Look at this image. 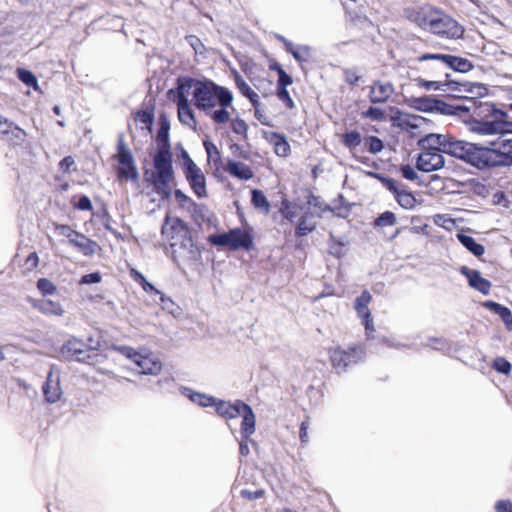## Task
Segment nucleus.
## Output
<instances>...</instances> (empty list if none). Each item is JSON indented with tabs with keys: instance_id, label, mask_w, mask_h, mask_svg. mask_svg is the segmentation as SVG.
<instances>
[{
	"instance_id": "obj_1",
	"label": "nucleus",
	"mask_w": 512,
	"mask_h": 512,
	"mask_svg": "<svg viewBox=\"0 0 512 512\" xmlns=\"http://www.w3.org/2000/svg\"><path fill=\"white\" fill-rule=\"evenodd\" d=\"M192 96L194 105L204 112L216 124H226L231 120L227 108L233 101L232 93L225 87L219 86L210 80L184 79L177 88L175 102L177 104L179 120L190 128L195 129L197 121L189 102Z\"/></svg>"
},
{
	"instance_id": "obj_2",
	"label": "nucleus",
	"mask_w": 512,
	"mask_h": 512,
	"mask_svg": "<svg viewBox=\"0 0 512 512\" xmlns=\"http://www.w3.org/2000/svg\"><path fill=\"white\" fill-rule=\"evenodd\" d=\"M407 19L420 29L448 39H459L464 28L451 16L433 6L408 8L405 10Z\"/></svg>"
},
{
	"instance_id": "obj_3",
	"label": "nucleus",
	"mask_w": 512,
	"mask_h": 512,
	"mask_svg": "<svg viewBox=\"0 0 512 512\" xmlns=\"http://www.w3.org/2000/svg\"><path fill=\"white\" fill-rule=\"evenodd\" d=\"M145 176L158 194L164 198L170 196L175 186V177L172 155L167 148L158 149L153 157V169L147 170Z\"/></svg>"
},
{
	"instance_id": "obj_4",
	"label": "nucleus",
	"mask_w": 512,
	"mask_h": 512,
	"mask_svg": "<svg viewBox=\"0 0 512 512\" xmlns=\"http://www.w3.org/2000/svg\"><path fill=\"white\" fill-rule=\"evenodd\" d=\"M488 144L489 146L472 144L467 162L479 169L501 165L503 157L498 146L499 139Z\"/></svg>"
},
{
	"instance_id": "obj_5",
	"label": "nucleus",
	"mask_w": 512,
	"mask_h": 512,
	"mask_svg": "<svg viewBox=\"0 0 512 512\" xmlns=\"http://www.w3.org/2000/svg\"><path fill=\"white\" fill-rule=\"evenodd\" d=\"M113 349L134 362L137 365L138 372L140 374L156 375L162 370L161 362L152 355H142L134 348L128 346H116Z\"/></svg>"
},
{
	"instance_id": "obj_6",
	"label": "nucleus",
	"mask_w": 512,
	"mask_h": 512,
	"mask_svg": "<svg viewBox=\"0 0 512 512\" xmlns=\"http://www.w3.org/2000/svg\"><path fill=\"white\" fill-rule=\"evenodd\" d=\"M182 168L192 190L199 198L207 197L206 178L202 170L190 158L185 149H181Z\"/></svg>"
},
{
	"instance_id": "obj_7",
	"label": "nucleus",
	"mask_w": 512,
	"mask_h": 512,
	"mask_svg": "<svg viewBox=\"0 0 512 512\" xmlns=\"http://www.w3.org/2000/svg\"><path fill=\"white\" fill-rule=\"evenodd\" d=\"M209 241L214 245L228 246L232 250L244 248L250 250L253 245V239L250 233L242 229H233L228 233L211 235Z\"/></svg>"
},
{
	"instance_id": "obj_8",
	"label": "nucleus",
	"mask_w": 512,
	"mask_h": 512,
	"mask_svg": "<svg viewBox=\"0 0 512 512\" xmlns=\"http://www.w3.org/2000/svg\"><path fill=\"white\" fill-rule=\"evenodd\" d=\"M118 176L121 180H136L138 178V172L134 164L133 157L130 150L120 142L118 145Z\"/></svg>"
},
{
	"instance_id": "obj_9",
	"label": "nucleus",
	"mask_w": 512,
	"mask_h": 512,
	"mask_svg": "<svg viewBox=\"0 0 512 512\" xmlns=\"http://www.w3.org/2000/svg\"><path fill=\"white\" fill-rule=\"evenodd\" d=\"M469 130L479 136L504 135L512 133V123L506 121H474Z\"/></svg>"
},
{
	"instance_id": "obj_10",
	"label": "nucleus",
	"mask_w": 512,
	"mask_h": 512,
	"mask_svg": "<svg viewBox=\"0 0 512 512\" xmlns=\"http://www.w3.org/2000/svg\"><path fill=\"white\" fill-rule=\"evenodd\" d=\"M426 60L439 61L445 66L462 73L468 72L473 68V64L468 59L452 55L424 54L419 57V61Z\"/></svg>"
},
{
	"instance_id": "obj_11",
	"label": "nucleus",
	"mask_w": 512,
	"mask_h": 512,
	"mask_svg": "<svg viewBox=\"0 0 512 512\" xmlns=\"http://www.w3.org/2000/svg\"><path fill=\"white\" fill-rule=\"evenodd\" d=\"M362 351L357 348L344 350L340 347L330 349V360L332 365L339 370H345L351 363H355L362 357Z\"/></svg>"
},
{
	"instance_id": "obj_12",
	"label": "nucleus",
	"mask_w": 512,
	"mask_h": 512,
	"mask_svg": "<svg viewBox=\"0 0 512 512\" xmlns=\"http://www.w3.org/2000/svg\"><path fill=\"white\" fill-rule=\"evenodd\" d=\"M444 165L445 160L441 152L422 151L417 157V168L426 173L440 170Z\"/></svg>"
},
{
	"instance_id": "obj_13",
	"label": "nucleus",
	"mask_w": 512,
	"mask_h": 512,
	"mask_svg": "<svg viewBox=\"0 0 512 512\" xmlns=\"http://www.w3.org/2000/svg\"><path fill=\"white\" fill-rule=\"evenodd\" d=\"M472 144L469 142H465L462 140H456L450 135H448V141L445 143V148H443V153L450 154L454 157L460 158L468 161L470 151L472 149Z\"/></svg>"
},
{
	"instance_id": "obj_14",
	"label": "nucleus",
	"mask_w": 512,
	"mask_h": 512,
	"mask_svg": "<svg viewBox=\"0 0 512 512\" xmlns=\"http://www.w3.org/2000/svg\"><path fill=\"white\" fill-rule=\"evenodd\" d=\"M446 141H448V134L430 133L418 140V146L422 151L443 153Z\"/></svg>"
},
{
	"instance_id": "obj_15",
	"label": "nucleus",
	"mask_w": 512,
	"mask_h": 512,
	"mask_svg": "<svg viewBox=\"0 0 512 512\" xmlns=\"http://www.w3.org/2000/svg\"><path fill=\"white\" fill-rule=\"evenodd\" d=\"M60 371L51 370L44 386V395L49 402H56L61 398L62 388L60 383Z\"/></svg>"
},
{
	"instance_id": "obj_16",
	"label": "nucleus",
	"mask_w": 512,
	"mask_h": 512,
	"mask_svg": "<svg viewBox=\"0 0 512 512\" xmlns=\"http://www.w3.org/2000/svg\"><path fill=\"white\" fill-rule=\"evenodd\" d=\"M394 92L390 82L375 81L370 86L369 98L373 103L386 102Z\"/></svg>"
},
{
	"instance_id": "obj_17",
	"label": "nucleus",
	"mask_w": 512,
	"mask_h": 512,
	"mask_svg": "<svg viewBox=\"0 0 512 512\" xmlns=\"http://www.w3.org/2000/svg\"><path fill=\"white\" fill-rule=\"evenodd\" d=\"M461 273L466 276V278L468 279L469 285L472 288L478 290L479 292L483 293L484 295L489 294L490 288H491V283L487 279H484L481 276L479 271L471 270L464 266L461 268Z\"/></svg>"
},
{
	"instance_id": "obj_18",
	"label": "nucleus",
	"mask_w": 512,
	"mask_h": 512,
	"mask_svg": "<svg viewBox=\"0 0 512 512\" xmlns=\"http://www.w3.org/2000/svg\"><path fill=\"white\" fill-rule=\"evenodd\" d=\"M69 243L78 248L85 256H91L99 250V246L96 242L91 241L83 235L72 233L68 235Z\"/></svg>"
},
{
	"instance_id": "obj_19",
	"label": "nucleus",
	"mask_w": 512,
	"mask_h": 512,
	"mask_svg": "<svg viewBox=\"0 0 512 512\" xmlns=\"http://www.w3.org/2000/svg\"><path fill=\"white\" fill-rule=\"evenodd\" d=\"M243 417L241 423V435L244 439H248L255 432L256 417L252 408L243 404L241 414Z\"/></svg>"
},
{
	"instance_id": "obj_20",
	"label": "nucleus",
	"mask_w": 512,
	"mask_h": 512,
	"mask_svg": "<svg viewBox=\"0 0 512 512\" xmlns=\"http://www.w3.org/2000/svg\"><path fill=\"white\" fill-rule=\"evenodd\" d=\"M243 404L244 402L241 401H237L234 404H232L230 402L219 400L216 401L214 406L216 407V412L221 417H224L226 419H234L240 416Z\"/></svg>"
},
{
	"instance_id": "obj_21",
	"label": "nucleus",
	"mask_w": 512,
	"mask_h": 512,
	"mask_svg": "<svg viewBox=\"0 0 512 512\" xmlns=\"http://www.w3.org/2000/svg\"><path fill=\"white\" fill-rule=\"evenodd\" d=\"M226 171L241 180H249L253 177V172L250 167L237 161H228Z\"/></svg>"
},
{
	"instance_id": "obj_22",
	"label": "nucleus",
	"mask_w": 512,
	"mask_h": 512,
	"mask_svg": "<svg viewBox=\"0 0 512 512\" xmlns=\"http://www.w3.org/2000/svg\"><path fill=\"white\" fill-rule=\"evenodd\" d=\"M186 225L177 217H166V221L162 227L163 234L174 238V234H182L186 232Z\"/></svg>"
},
{
	"instance_id": "obj_23",
	"label": "nucleus",
	"mask_w": 512,
	"mask_h": 512,
	"mask_svg": "<svg viewBox=\"0 0 512 512\" xmlns=\"http://www.w3.org/2000/svg\"><path fill=\"white\" fill-rule=\"evenodd\" d=\"M267 140L273 145L275 153L278 156L285 157L288 155L290 151V145L285 139V137L271 132L267 135Z\"/></svg>"
},
{
	"instance_id": "obj_24",
	"label": "nucleus",
	"mask_w": 512,
	"mask_h": 512,
	"mask_svg": "<svg viewBox=\"0 0 512 512\" xmlns=\"http://www.w3.org/2000/svg\"><path fill=\"white\" fill-rule=\"evenodd\" d=\"M457 239L476 257H480L485 253V247L477 243V241L473 237L468 236L464 233H458Z\"/></svg>"
},
{
	"instance_id": "obj_25",
	"label": "nucleus",
	"mask_w": 512,
	"mask_h": 512,
	"mask_svg": "<svg viewBox=\"0 0 512 512\" xmlns=\"http://www.w3.org/2000/svg\"><path fill=\"white\" fill-rule=\"evenodd\" d=\"M484 305L497 313L509 330L512 329V313L507 307L492 301H488Z\"/></svg>"
},
{
	"instance_id": "obj_26",
	"label": "nucleus",
	"mask_w": 512,
	"mask_h": 512,
	"mask_svg": "<svg viewBox=\"0 0 512 512\" xmlns=\"http://www.w3.org/2000/svg\"><path fill=\"white\" fill-rule=\"evenodd\" d=\"M467 83H459V82H444L443 92L447 93L448 95L456 98H465V92Z\"/></svg>"
},
{
	"instance_id": "obj_27",
	"label": "nucleus",
	"mask_w": 512,
	"mask_h": 512,
	"mask_svg": "<svg viewBox=\"0 0 512 512\" xmlns=\"http://www.w3.org/2000/svg\"><path fill=\"white\" fill-rule=\"evenodd\" d=\"M372 300V296L368 291H364L355 301V310L359 317H366L370 313L368 308L369 303Z\"/></svg>"
},
{
	"instance_id": "obj_28",
	"label": "nucleus",
	"mask_w": 512,
	"mask_h": 512,
	"mask_svg": "<svg viewBox=\"0 0 512 512\" xmlns=\"http://www.w3.org/2000/svg\"><path fill=\"white\" fill-rule=\"evenodd\" d=\"M235 81L240 92L247 97L255 107H257L259 104L258 94L254 92L240 76H236Z\"/></svg>"
},
{
	"instance_id": "obj_29",
	"label": "nucleus",
	"mask_w": 512,
	"mask_h": 512,
	"mask_svg": "<svg viewBox=\"0 0 512 512\" xmlns=\"http://www.w3.org/2000/svg\"><path fill=\"white\" fill-rule=\"evenodd\" d=\"M252 203L256 209L261 210L264 214L270 211V203L266 196L259 190H252Z\"/></svg>"
},
{
	"instance_id": "obj_30",
	"label": "nucleus",
	"mask_w": 512,
	"mask_h": 512,
	"mask_svg": "<svg viewBox=\"0 0 512 512\" xmlns=\"http://www.w3.org/2000/svg\"><path fill=\"white\" fill-rule=\"evenodd\" d=\"M154 115L150 110L139 111L135 115V121L141 124L142 130H147L149 133L152 132Z\"/></svg>"
},
{
	"instance_id": "obj_31",
	"label": "nucleus",
	"mask_w": 512,
	"mask_h": 512,
	"mask_svg": "<svg viewBox=\"0 0 512 512\" xmlns=\"http://www.w3.org/2000/svg\"><path fill=\"white\" fill-rule=\"evenodd\" d=\"M157 140L159 142L158 149L167 148V151H170L169 124L166 119H162L161 121V125L157 134Z\"/></svg>"
},
{
	"instance_id": "obj_32",
	"label": "nucleus",
	"mask_w": 512,
	"mask_h": 512,
	"mask_svg": "<svg viewBox=\"0 0 512 512\" xmlns=\"http://www.w3.org/2000/svg\"><path fill=\"white\" fill-rule=\"evenodd\" d=\"M39 309L46 314L61 315L62 306L58 302H54L50 299H44L39 303Z\"/></svg>"
},
{
	"instance_id": "obj_33",
	"label": "nucleus",
	"mask_w": 512,
	"mask_h": 512,
	"mask_svg": "<svg viewBox=\"0 0 512 512\" xmlns=\"http://www.w3.org/2000/svg\"><path fill=\"white\" fill-rule=\"evenodd\" d=\"M342 142L350 150H353L361 144L362 138L358 132L352 131L343 135Z\"/></svg>"
},
{
	"instance_id": "obj_34",
	"label": "nucleus",
	"mask_w": 512,
	"mask_h": 512,
	"mask_svg": "<svg viewBox=\"0 0 512 512\" xmlns=\"http://www.w3.org/2000/svg\"><path fill=\"white\" fill-rule=\"evenodd\" d=\"M189 398L192 402L197 403L202 407L213 406L216 403V400L213 397L201 393H190Z\"/></svg>"
},
{
	"instance_id": "obj_35",
	"label": "nucleus",
	"mask_w": 512,
	"mask_h": 512,
	"mask_svg": "<svg viewBox=\"0 0 512 512\" xmlns=\"http://www.w3.org/2000/svg\"><path fill=\"white\" fill-rule=\"evenodd\" d=\"M71 204L74 208L81 211L92 210L91 200L87 196H73L71 198Z\"/></svg>"
},
{
	"instance_id": "obj_36",
	"label": "nucleus",
	"mask_w": 512,
	"mask_h": 512,
	"mask_svg": "<svg viewBox=\"0 0 512 512\" xmlns=\"http://www.w3.org/2000/svg\"><path fill=\"white\" fill-rule=\"evenodd\" d=\"M397 201L398 203L406 209H411L415 206L416 199L414 196L406 191L397 192Z\"/></svg>"
},
{
	"instance_id": "obj_37",
	"label": "nucleus",
	"mask_w": 512,
	"mask_h": 512,
	"mask_svg": "<svg viewBox=\"0 0 512 512\" xmlns=\"http://www.w3.org/2000/svg\"><path fill=\"white\" fill-rule=\"evenodd\" d=\"M19 79L27 86L33 87L35 90L38 89V83L35 75L25 69H18L17 71Z\"/></svg>"
},
{
	"instance_id": "obj_38",
	"label": "nucleus",
	"mask_w": 512,
	"mask_h": 512,
	"mask_svg": "<svg viewBox=\"0 0 512 512\" xmlns=\"http://www.w3.org/2000/svg\"><path fill=\"white\" fill-rule=\"evenodd\" d=\"M465 98L472 99L486 94V88L481 84L467 83Z\"/></svg>"
},
{
	"instance_id": "obj_39",
	"label": "nucleus",
	"mask_w": 512,
	"mask_h": 512,
	"mask_svg": "<svg viewBox=\"0 0 512 512\" xmlns=\"http://www.w3.org/2000/svg\"><path fill=\"white\" fill-rule=\"evenodd\" d=\"M130 274H131L132 278H134L136 281H138L141 284L142 288L146 292H155V293L160 294V292L154 287V285L149 283L140 272H138L135 269H131Z\"/></svg>"
},
{
	"instance_id": "obj_40",
	"label": "nucleus",
	"mask_w": 512,
	"mask_h": 512,
	"mask_svg": "<svg viewBox=\"0 0 512 512\" xmlns=\"http://www.w3.org/2000/svg\"><path fill=\"white\" fill-rule=\"evenodd\" d=\"M364 145L369 152L377 154L383 149V142L374 136H370L364 139Z\"/></svg>"
},
{
	"instance_id": "obj_41",
	"label": "nucleus",
	"mask_w": 512,
	"mask_h": 512,
	"mask_svg": "<svg viewBox=\"0 0 512 512\" xmlns=\"http://www.w3.org/2000/svg\"><path fill=\"white\" fill-rule=\"evenodd\" d=\"M433 222L447 230H452L455 227V220L446 214H437L433 217Z\"/></svg>"
},
{
	"instance_id": "obj_42",
	"label": "nucleus",
	"mask_w": 512,
	"mask_h": 512,
	"mask_svg": "<svg viewBox=\"0 0 512 512\" xmlns=\"http://www.w3.org/2000/svg\"><path fill=\"white\" fill-rule=\"evenodd\" d=\"M37 288L44 296L52 295L56 291V286L46 278H41L38 280Z\"/></svg>"
},
{
	"instance_id": "obj_43",
	"label": "nucleus",
	"mask_w": 512,
	"mask_h": 512,
	"mask_svg": "<svg viewBox=\"0 0 512 512\" xmlns=\"http://www.w3.org/2000/svg\"><path fill=\"white\" fill-rule=\"evenodd\" d=\"M231 129L235 134L245 138L247 136L248 125L240 118H235L231 121Z\"/></svg>"
},
{
	"instance_id": "obj_44",
	"label": "nucleus",
	"mask_w": 512,
	"mask_h": 512,
	"mask_svg": "<svg viewBox=\"0 0 512 512\" xmlns=\"http://www.w3.org/2000/svg\"><path fill=\"white\" fill-rule=\"evenodd\" d=\"M396 222L395 215L390 212L386 211L383 214H381L375 221V225L379 227H386V226H392Z\"/></svg>"
},
{
	"instance_id": "obj_45",
	"label": "nucleus",
	"mask_w": 512,
	"mask_h": 512,
	"mask_svg": "<svg viewBox=\"0 0 512 512\" xmlns=\"http://www.w3.org/2000/svg\"><path fill=\"white\" fill-rule=\"evenodd\" d=\"M414 81L418 86L423 87L427 90L442 91L444 87V82L441 81H427L422 78H416Z\"/></svg>"
},
{
	"instance_id": "obj_46",
	"label": "nucleus",
	"mask_w": 512,
	"mask_h": 512,
	"mask_svg": "<svg viewBox=\"0 0 512 512\" xmlns=\"http://www.w3.org/2000/svg\"><path fill=\"white\" fill-rule=\"evenodd\" d=\"M363 117L372 120L380 121L385 118V113L380 108L370 107L367 111L362 113Z\"/></svg>"
},
{
	"instance_id": "obj_47",
	"label": "nucleus",
	"mask_w": 512,
	"mask_h": 512,
	"mask_svg": "<svg viewBox=\"0 0 512 512\" xmlns=\"http://www.w3.org/2000/svg\"><path fill=\"white\" fill-rule=\"evenodd\" d=\"M287 50L291 52L298 61H305L309 56V49L307 47L293 49L291 44H287Z\"/></svg>"
},
{
	"instance_id": "obj_48",
	"label": "nucleus",
	"mask_w": 512,
	"mask_h": 512,
	"mask_svg": "<svg viewBox=\"0 0 512 512\" xmlns=\"http://www.w3.org/2000/svg\"><path fill=\"white\" fill-rule=\"evenodd\" d=\"M281 212L283 216L289 220L297 216L296 206L287 201L283 202Z\"/></svg>"
},
{
	"instance_id": "obj_49",
	"label": "nucleus",
	"mask_w": 512,
	"mask_h": 512,
	"mask_svg": "<svg viewBox=\"0 0 512 512\" xmlns=\"http://www.w3.org/2000/svg\"><path fill=\"white\" fill-rule=\"evenodd\" d=\"M493 367L500 373L509 374L511 371V364L504 358H497L493 363Z\"/></svg>"
},
{
	"instance_id": "obj_50",
	"label": "nucleus",
	"mask_w": 512,
	"mask_h": 512,
	"mask_svg": "<svg viewBox=\"0 0 512 512\" xmlns=\"http://www.w3.org/2000/svg\"><path fill=\"white\" fill-rule=\"evenodd\" d=\"M84 347L85 345L82 342L73 339L69 340L66 348L68 352L71 353L72 355H79L84 351Z\"/></svg>"
},
{
	"instance_id": "obj_51",
	"label": "nucleus",
	"mask_w": 512,
	"mask_h": 512,
	"mask_svg": "<svg viewBox=\"0 0 512 512\" xmlns=\"http://www.w3.org/2000/svg\"><path fill=\"white\" fill-rule=\"evenodd\" d=\"M102 276L99 272H94L90 274H86L82 276V278L79 281V284L81 285H88V284H96L101 282Z\"/></svg>"
},
{
	"instance_id": "obj_52",
	"label": "nucleus",
	"mask_w": 512,
	"mask_h": 512,
	"mask_svg": "<svg viewBox=\"0 0 512 512\" xmlns=\"http://www.w3.org/2000/svg\"><path fill=\"white\" fill-rule=\"evenodd\" d=\"M13 130L17 131V133H21V130L14 126V124L8 119L0 116V132L3 134H7L9 132H12Z\"/></svg>"
},
{
	"instance_id": "obj_53",
	"label": "nucleus",
	"mask_w": 512,
	"mask_h": 512,
	"mask_svg": "<svg viewBox=\"0 0 512 512\" xmlns=\"http://www.w3.org/2000/svg\"><path fill=\"white\" fill-rule=\"evenodd\" d=\"M499 139V149L502 153V157L504 158V155H508L510 157H512V138H509V139H503L501 140V138H498Z\"/></svg>"
},
{
	"instance_id": "obj_54",
	"label": "nucleus",
	"mask_w": 512,
	"mask_h": 512,
	"mask_svg": "<svg viewBox=\"0 0 512 512\" xmlns=\"http://www.w3.org/2000/svg\"><path fill=\"white\" fill-rule=\"evenodd\" d=\"M39 258L36 253H31L27 256L25 262H24V269L25 271L29 272L35 269L38 266Z\"/></svg>"
},
{
	"instance_id": "obj_55",
	"label": "nucleus",
	"mask_w": 512,
	"mask_h": 512,
	"mask_svg": "<svg viewBox=\"0 0 512 512\" xmlns=\"http://www.w3.org/2000/svg\"><path fill=\"white\" fill-rule=\"evenodd\" d=\"M361 322L365 328L366 335L370 337L375 332V326L373 322V318L371 317V313L367 314L366 317H360Z\"/></svg>"
},
{
	"instance_id": "obj_56",
	"label": "nucleus",
	"mask_w": 512,
	"mask_h": 512,
	"mask_svg": "<svg viewBox=\"0 0 512 512\" xmlns=\"http://www.w3.org/2000/svg\"><path fill=\"white\" fill-rule=\"evenodd\" d=\"M361 322L365 328L366 335L370 337L375 332V326L373 322V318L371 317V313L367 314L366 317H360Z\"/></svg>"
},
{
	"instance_id": "obj_57",
	"label": "nucleus",
	"mask_w": 512,
	"mask_h": 512,
	"mask_svg": "<svg viewBox=\"0 0 512 512\" xmlns=\"http://www.w3.org/2000/svg\"><path fill=\"white\" fill-rule=\"evenodd\" d=\"M277 96L278 98L284 102L286 104V106L288 108H293L294 107V103H293V100L291 99L288 91L286 88L284 87H280L278 88V91H277Z\"/></svg>"
},
{
	"instance_id": "obj_58",
	"label": "nucleus",
	"mask_w": 512,
	"mask_h": 512,
	"mask_svg": "<svg viewBox=\"0 0 512 512\" xmlns=\"http://www.w3.org/2000/svg\"><path fill=\"white\" fill-rule=\"evenodd\" d=\"M278 75V88H286L288 85L292 83V78L281 67H278Z\"/></svg>"
},
{
	"instance_id": "obj_59",
	"label": "nucleus",
	"mask_w": 512,
	"mask_h": 512,
	"mask_svg": "<svg viewBox=\"0 0 512 512\" xmlns=\"http://www.w3.org/2000/svg\"><path fill=\"white\" fill-rule=\"evenodd\" d=\"M314 229V225L308 224L305 218H301L297 226V234L306 235Z\"/></svg>"
},
{
	"instance_id": "obj_60",
	"label": "nucleus",
	"mask_w": 512,
	"mask_h": 512,
	"mask_svg": "<svg viewBox=\"0 0 512 512\" xmlns=\"http://www.w3.org/2000/svg\"><path fill=\"white\" fill-rule=\"evenodd\" d=\"M263 495H264V490H262V489H258L256 491H250V490L244 489L241 491L242 498H244L246 500L258 499V498H261Z\"/></svg>"
},
{
	"instance_id": "obj_61",
	"label": "nucleus",
	"mask_w": 512,
	"mask_h": 512,
	"mask_svg": "<svg viewBox=\"0 0 512 512\" xmlns=\"http://www.w3.org/2000/svg\"><path fill=\"white\" fill-rule=\"evenodd\" d=\"M204 147H205V150L207 152V155H208L209 159H217V158H219V155H220L219 150L217 149V147L213 143H211L209 141H205L204 142Z\"/></svg>"
},
{
	"instance_id": "obj_62",
	"label": "nucleus",
	"mask_w": 512,
	"mask_h": 512,
	"mask_svg": "<svg viewBox=\"0 0 512 512\" xmlns=\"http://www.w3.org/2000/svg\"><path fill=\"white\" fill-rule=\"evenodd\" d=\"M417 103L416 107L423 109V110H432L435 108L436 103L433 102L431 99L425 98V99H417L415 100Z\"/></svg>"
},
{
	"instance_id": "obj_63",
	"label": "nucleus",
	"mask_w": 512,
	"mask_h": 512,
	"mask_svg": "<svg viewBox=\"0 0 512 512\" xmlns=\"http://www.w3.org/2000/svg\"><path fill=\"white\" fill-rule=\"evenodd\" d=\"M401 172L404 178L408 180H415L417 178V173L414 168L410 165H404L401 167Z\"/></svg>"
},
{
	"instance_id": "obj_64",
	"label": "nucleus",
	"mask_w": 512,
	"mask_h": 512,
	"mask_svg": "<svg viewBox=\"0 0 512 512\" xmlns=\"http://www.w3.org/2000/svg\"><path fill=\"white\" fill-rule=\"evenodd\" d=\"M495 509L497 512H512V502L505 500L498 501Z\"/></svg>"
}]
</instances>
